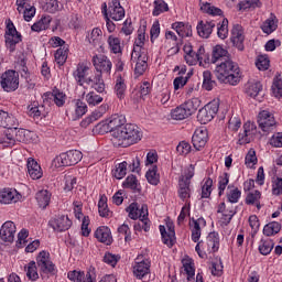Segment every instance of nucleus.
<instances>
[{
	"mask_svg": "<svg viewBox=\"0 0 282 282\" xmlns=\"http://www.w3.org/2000/svg\"><path fill=\"white\" fill-rule=\"evenodd\" d=\"M279 232H281V224L276 221L269 223L263 228V235H265L267 237L279 235Z\"/></svg>",
	"mask_w": 282,
	"mask_h": 282,
	"instance_id": "a18cd8bd",
	"label": "nucleus"
},
{
	"mask_svg": "<svg viewBox=\"0 0 282 282\" xmlns=\"http://www.w3.org/2000/svg\"><path fill=\"white\" fill-rule=\"evenodd\" d=\"M129 164L127 163V161H123L116 165V169L113 171V176L116 177V180H122V177H124V175H127V166Z\"/></svg>",
	"mask_w": 282,
	"mask_h": 282,
	"instance_id": "13d9d810",
	"label": "nucleus"
},
{
	"mask_svg": "<svg viewBox=\"0 0 282 282\" xmlns=\"http://www.w3.org/2000/svg\"><path fill=\"white\" fill-rule=\"evenodd\" d=\"M227 58H230L228 51L226 48H224L221 45H216L213 48V53H212V63L213 64L218 65L219 63H223Z\"/></svg>",
	"mask_w": 282,
	"mask_h": 282,
	"instance_id": "c85d7f7f",
	"label": "nucleus"
},
{
	"mask_svg": "<svg viewBox=\"0 0 282 282\" xmlns=\"http://www.w3.org/2000/svg\"><path fill=\"white\" fill-rule=\"evenodd\" d=\"M245 91L250 98H257V96L263 91V85H261V82L257 80L248 82L245 86Z\"/></svg>",
	"mask_w": 282,
	"mask_h": 282,
	"instance_id": "7c9ffc66",
	"label": "nucleus"
},
{
	"mask_svg": "<svg viewBox=\"0 0 282 282\" xmlns=\"http://www.w3.org/2000/svg\"><path fill=\"white\" fill-rule=\"evenodd\" d=\"M178 197L182 202H188L191 199V183L178 180Z\"/></svg>",
	"mask_w": 282,
	"mask_h": 282,
	"instance_id": "f704fd0d",
	"label": "nucleus"
},
{
	"mask_svg": "<svg viewBox=\"0 0 282 282\" xmlns=\"http://www.w3.org/2000/svg\"><path fill=\"white\" fill-rule=\"evenodd\" d=\"M184 272L187 274V281H191L195 276V263H193V259L185 258L182 260Z\"/></svg>",
	"mask_w": 282,
	"mask_h": 282,
	"instance_id": "c03bdc74",
	"label": "nucleus"
},
{
	"mask_svg": "<svg viewBox=\"0 0 282 282\" xmlns=\"http://www.w3.org/2000/svg\"><path fill=\"white\" fill-rule=\"evenodd\" d=\"M0 85L3 91H17L19 89V73L7 70L1 75Z\"/></svg>",
	"mask_w": 282,
	"mask_h": 282,
	"instance_id": "6e6552de",
	"label": "nucleus"
},
{
	"mask_svg": "<svg viewBox=\"0 0 282 282\" xmlns=\"http://www.w3.org/2000/svg\"><path fill=\"white\" fill-rule=\"evenodd\" d=\"M67 113H72L73 120L83 118L87 113V104L82 99H74L72 101V108L67 110Z\"/></svg>",
	"mask_w": 282,
	"mask_h": 282,
	"instance_id": "6ab92c4d",
	"label": "nucleus"
},
{
	"mask_svg": "<svg viewBox=\"0 0 282 282\" xmlns=\"http://www.w3.org/2000/svg\"><path fill=\"white\" fill-rule=\"evenodd\" d=\"M35 261H31L26 267V276L29 281H39V268Z\"/></svg>",
	"mask_w": 282,
	"mask_h": 282,
	"instance_id": "37998d69",
	"label": "nucleus"
},
{
	"mask_svg": "<svg viewBox=\"0 0 282 282\" xmlns=\"http://www.w3.org/2000/svg\"><path fill=\"white\" fill-rule=\"evenodd\" d=\"M108 45L112 54H122V46L120 44V40L113 35L108 37Z\"/></svg>",
	"mask_w": 282,
	"mask_h": 282,
	"instance_id": "de8ad7c7",
	"label": "nucleus"
},
{
	"mask_svg": "<svg viewBox=\"0 0 282 282\" xmlns=\"http://www.w3.org/2000/svg\"><path fill=\"white\" fill-rule=\"evenodd\" d=\"M192 147L191 143L186 142V141H181L178 143V145L176 147V151L177 153H180V155H188V153H191L192 151Z\"/></svg>",
	"mask_w": 282,
	"mask_h": 282,
	"instance_id": "774afa93",
	"label": "nucleus"
},
{
	"mask_svg": "<svg viewBox=\"0 0 282 282\" xmlns=\"http://www.w3.org/2000/svg\"><path fill=\"white\" fill-rule=\"evenodd\" d=\"M230 182V174L228 173H223L219 177H218V195L219 197H221V195H224V192L226 191V187L228 186Z\"/></svg>",
	"mask_w": 282,
	"mask_h": 282,
	"instance_id": "09e8293b",
	"label": "nucleus"
},
{
	"mask_svg": "<svg viewBox=\"0 0 282 282\" xmlns=\"http://www.w3.org/2000/svg\"><path fill=\"white\" fill-rule=\"evenodd\" d=\"M108 18L112 21H122L124 19V8L120 4V0H111L107 9Z\"/></svg>",
	"mask_w": 282,
	"mask_h": 282,
	"instance_id": "2eb2a0df",
	"label": "nucleus"
},
{
	"mask_svg": "<svg viewBox=\"0 0 282 282\" xmlns=\"http://www.w3.org/2000/svg\"><path fill=\"white\" fill-rule=\"evenodd\" d=\"M93 64L94 67L99 74H111V67H113V64H111V61L105 56V55H95L93 57Z\"/></svg>",
	"mask_w": 282,
	"mask_h": 282,
	"instance_id": "4468645a",
	"label": "nucleus"
},
{
	"mask_svg": "<svg viewBox=\"0 0 282 282\" xmlns=\"http://www.w3.org/2000/svg\"><path fill=\"white\" fill-rule=\"evenodd\" d=\"M28 173L32 180H41L43 177V170L36 160L30 158L28 159Z\"/></svg>",
	"mask_w": 282,
	"mask_h": 282,
	"instance_id": "bb28decb",
	"label": "nucleus"
},
{
	"mask_svg": "<svg viewBox=\"0 0 282 282\" xmlns=\"http://www.w3.org/2000/svg\"><path fill=\"white\" fill-rule=\"evenodd\" d=\"M258 124L264 132L272 131L276 127V119L268 110H262L258 116Z\"/></svg>",
	"mask_w": 282,
	"mask_h": 282,
	"instance_id": "1a4fd4ad",
	"label": "nucleus"
},
{
	"mask_svg": "<svg viewBox=\"0 0 282 282\" xmlns=\"http://www.w3.org/2000/svg\"><path fill=\"white\" fill-rule=\"evenodd\" d=\"M202 107L199 98H192L171 111L172 120H186Z\"/></svg>",
	"mask_w": 282,
	"mask_h": 282,
	"instance_id": "20e7f679",
	"label": "nucleus"
},
{
	"mask_svg": "<svg viewBox=\"0 0 282 282\" xmlns=\"http://www.w3.org/2000/svg\"><path fill=\"white\" fill-rule=\"evenodd\" d=\"M145 177L149 184H152V186H158V184H160V174H158V166H153L151 170H149L145 174Z\"/></svg>",
	"mask_w": 282,
	"mask_h": 282,
	"instance_id": "3c124183",
	"label": "nucleus"
},
{
	"mask_svg": "<svg viewBox=\"0 0 282 282\" xmlns=\"http://www.w3.org/2000/svg\"><path fill=\"white\" fill-rule=\"evenodd\" d=\"M145 36L144 33H139L138 39L134 41V46L131 53V61H133V58H138V55L140 54H147L144 52V41H145Z\"/></svg>",
	"mask_w": 282,
	"mask_h": 282,
	"instance_id": "473e14b6",
	"label": "nucleus"
},
{
	"mask_svg": "<svg viewBox=\"0 0 282 282\" xmlns=\"http://www.w3.org/2000/svg\"><path fill=\"white\" fill-rule=\"evenodd\" d=\"M159 229L161 232L163 243L167 246V248H173V246H175V239H176L175 225H173V223H167L166 228L163 225H161Z\"/></svg>",
	"mask_w": 282,
	"mask_h": 282,
	"instance_id": "f8f14e48",
	"label": "nucleus"
},
{
	"mask_svg": "<svg viewBox=\"0 0 282 282\" xmlns=\"http://www.w3.org/2000/svg\"><path fill=\"white\" fill-rule=\"evenodd\" d=\"M88 41L93 47H100L102 45V30L95 28L88 35Z\"/></svg>",
	"mask_w": 282,
	"mask_h": 282,
	"instance_id": "58836bf2",
	"label": "nucleus"
},
{
	"mask_svg": "<svg viewBox=\"0 0 282 282\" xmlns=\"http://www.w3.org/2000/svg\"><path fill=\"white\" fill-rule=\"evenodd\" d=\"M278 28L279 24L276 23V18L272 14L261 25V30L264 32V34H272V32H274Z\"/></svg>",
	"mask_w": 282,
	"mask_h": 282,
	"instance_id": "ea45409f",
	"label": "nucleus"
},
{
	"mask_svg": "<svg viewBox=\"0 0 282 282\" xmlns=\"http://www.w3.org/2000/svg\"><path fill=\"white\" fill-rule=\"evenodd\" d=\"M85 84L91 86V88L98 94H104L105 91V80L102 79V74L100 73L94 77H88Z\"/></svg>",
	"mask_w": 282,
	"mask_h": 282,
	"instance_id": "cd10ccee",
	"label": "nucleus"
},
{
	"mask_svg": "<svg viewBox=\"0 0 282 282\" xmlns=\"http://www.w3.org/2000/svg\"><path fill=\"white\" fill-rule=\"evenodd\" d=\"M162 12H169V4L164 0H155L154 10L152 11L153 17H160Z\"/></svg>",
	"mask_w": 282,
	"mask_h": 282,
	"instance_id": "864d4df0",
	"label": "nucleus"
},
{
	"mask_svg": "<svg viewBox=\"0 0 282 282\" xmlns=\"http://www.w3.org/2000/svg\"><path fill=\"white\" fill-rule=\"evenodd\" d=\"M21 195L17 189L3 188L0 191V204H17Z\"/></svg>",
	"mask_w": 282,
	"mask_h": 282,
	"instance_id": "b1692460",
	"label": "nucleus"
},
{
	"mask_svg": "<svg viewBox=\"0 0 282 282\" xmlns=\"http://www.w3.org/2000/svg\"><path fill=\"white\" fill-rule=\"evenodd\" d=\"M212 193H213V178L208 177L204 181V184L202 186V198L208 199Z\"/></svg>",
	"mask_w": 282,
	"mask_h": 282,
	"instance_id": "4d7b16f0",
	"label": "nucleus"
},
{
	"mask_svg": "<svg viewBox=\"0 0 282 282\" xmlns=\"http://www.w3.org/2000/svg\"><path fill=\"white\" fill-rule=\"evenodd\" d=\"M261 199V192L254 191L247 195L245 202L248 206H254L257 202Z\"/></svg>",
	"mask_w": 282,
	"mask_h": 282,
	"instance_id": "0e129e2a",
	"label": "nucleus"
},
{
	"mask_svg": "<svg viewBox=\"0 0 282 282\" xmlns=\"http://www.w3.org/2000/svg\"><path fill=\"white\" fill-rule=\"evenodd\" d=\"M101 14L105 17L106 21V28L109 33L116 32V24L111 21V18H109V14H107V2H104L101 4Z\"/></svg>",
	"mask_w": 282,
	"mask_h": 282,
	"instance_id": "5fc2aeb1",
	"label": "nucleus"
},
{
	"mask_svg": "<svg viewBox=\"0 0 282 282\" xmlns=\"http://www.w3.org/2000/svg\"><path fill=\"white\" fill-rule=\"evenodd\" d=\"M28 133H30L25 129H19L18 127L11 129V134L8 133L9 144H17V142H28Z\"/></svg>",
	"mask_w": 282,
	"mask_h": 282,
	"instance_id": "393cba45",
	"label": "nucleus"
},
{
	"mask_svg": "<svg viewBox=\"0 0 282 282\" xmlns=\"http://www.w3.org/2000/svg\"><path fill=\"white\" fill-rule=\"evenodd\" d=\"M132 61H137L135 67H134V74L135 76H142L147 72V67L149 65L147 64V61H149V57L147 54H140L137 55V58H133Z\"/></svg>",
	"mask_w": 282,
	"mask_h": 282,
	"instance_id": "2f4dec72",
	"label": "nucleus"
},
{
	"mask_svg": "<svg viewBox=\"0 0 282 282\" xmlns=\"http://www.w3.org/2000/svg\"><path fill=\"white\" fill-rule=\"evenodd\" d=\"M45 98H50L53 100L56 105V107H63L65 105V100H67V96L65 93L59 91V90H54L53 93H46Z\"/></svg>",
	"mask_w": 282,
	"mask_h": 282,
	"instance_id": "e433bc0d",
	"label": "nucleus"
},
{
	"mask_svg": "<svg viewBox=\"0 0 282 282\" xmlns=\"http://www.w3.org/2000/svg\"><path fill=\"white\" fill-rule=\"evenodd\" d=\"M85 100L89 107H96L102 102V97L94 91H90L86 95Z\"/></svg>",
	"mask_w": 282,
	"mask_h": 282,
	"instance_id": "6e6d98bb",
	"label": "nucleus"
},
{
	"mask_svg": "<svg viewBox=\"0 0 282 282\" xmlns=\"http://www.w3.org/2000/svg\"><path fill=\"white\" fill-rule=\"evenodd\" d=\"M219 111V100H213L198 110L197 120L200 124H208Z\"/></svg>",
	"mask_w": 282,
	"mask_h": 282,
	"instance_id": "423d86ee",
	"label": "nucleus"
},
{
	"mask_svg": "<svg viewBox=\"0 0 282 282\" xmlns=\"http://www.w3.org/2000/svg\"><path fill=\"white\" fill-rule=\"evenodd\" d=\"M230 41L234 47H237L240 52H243V41H246V35H243V26L239 24H235L231 30Z\"/></svg>",
	"mask_w": 282,
	"mask_h": 282,
	"instance_id": "f3484780",
	"label": "nucleus"
},
{
	"mask_svg": "<svg viewBox=\"0 0 282 282\" xmlns=\"http://www.w3.org/2000/svg\"><path fill=\"white\" fill-rule=\"evenodd\" d=\"M80 160H83V152L78 150H69L56 156L53 160V164L56 169H61V166H76Z\"/></svg>",
	"mask_w": 282,
	"mask_h": 282,
	"instance_id": "39448f33",
	"label": "nucleus"
},
{
	"mask_svg": "<svg viewBox=\"0 0 282 282\" xmlns=\"http://www.w3.org/2000/svg\"><path fill=\"white\" fill-rule=\"evenodd\" d=\"M7 33H6V45L9 52H14L17 50V44L21 43V35L14 28V24L7 25Z\"/></svg>",
	"mask_w": 282,
	"mask_h": 282,
	"instance_id": "ddd939ff",
	"label": "nucleus"
},
{
	"mask_svg": "<svg viewBox=\"0 0 282 282\" xmlns=\"http://www.w3.org/2000/svg\"><path fill=\"white\" fill-rule=\"evenodd\" d=\"M95 238L100 243H106V246H111L113 242V237L111 236V229L107 226H100L95 231Z\"/></svg>",
	"mask_w": 282,
	"mask_h": 282,
	"instance_id": "4be33fe9",
	"label": "nucleus"
},
{
	"mask_svg": "<svg viewBox=\"0 0 282 282\" xmlns=\"http://www.w3.org/2000/svg\"><path fill=\"white\" fill-rule=\"evenodd\" d=\"M257 133V126L250 121H247L242 126V132L238 134V144H250L251 140H254Z\"/></svg>",
	"mask_w": 282,
	"mask_h": 282,
	"instance_id": "9b49d317",
	"label": "nucleus"
},
{
	"mask_svg": "<svg viewBox=\"0 0 282 282\" xmlns=\"http://www.w3.org/2000/svg\"><path fill=\"white\" fill-rule=\"evenodd\" d=\"M37 270L43 279L44 274H54L56 265L52 263L50 259V252L41 251L36 257Z\"/></svg>",
	"mask_w": 282,
	"mask_h": 282,
	"instance_id": "0eeeda50",
	"label": "nucleus"
},
{
	"mask_svg": "<svg viewBox=\"0 0 282 282\" xmlns=\"http://www.w3.org/2000/svg\"><path fill=\"white\" fill-rule=\"evenodd\" d=\"M98 210H99L100 217L109 218L113 215L111 210H109V207L107 206V200L102 198L98 203Z\"/></svg>",
	"mask_w": 282,
	"mask_h": 282,
	"instance_id": "e2e57ef3",
	"label": "nucleus"
},
{
	"mask_svg": "<svg viewBox=\"0 0 282 282\" xmlns=\"http://www.w3.org/2000/svg\"><path fill=\"white\" fill-rule=\"evenodd\" d=\"M257 162H258L257 152L253 149L249 150V152L247 153L246 159H245V164L249 169H252V166H254L257 164Z\"/></svg>",
	"mask_w": 282,
	"mask_h": 282,
	"instance_id": "69168bd1",
	"label": "nucleus"
},
{
	"mask_svg": "<svg viewBox=\"0 0 282 282\" xmlns=\"http://www.w3.org/2000/svg\"><path fill=\"white\" fill-rule=\"evenodd\" d=\"M172 30L176 32L180 39H186L188 36H193V26L188 23L184 22H174L172 24Z\"/></svg>",
	"mask_w": 282,
	"mask_h": 282,
	"instance_id": "a878e982",
	"label": "nucleus"
},
{
	"mask_svg": "<svg viewBox=\"0 0 282 282\" xmlns=\"http://www.w3.org/2000/svg\"><path fill=\"white\" fill-rule=\"evenodd\" d=\"M133 228L137 231L144 230V232H149L151 230V220L149 218H139Z\"/></svg>",
	"mask_w": 282,
	"mask_h": 282,
	"instance_id": "bf43d9fd",
	"label": "nucleus"
},
{
	"mask_svg": "<svg viewBox=\"0 0 282 282\" xmlns=\"http://www.w3.org/2000/svg\"><path fill=\"white\" fill-rule=\"evenodd\" d=\"M215 28V22H204V21H200L198 24H197V33H198V36H200L202 39H209L210 37V34H213V29Z\"/></svg>",
	"mask_w": 282,
	"mask_h": 282,
	"instance_id": "c756f323",
	"label": "nucleus"
},
{
	"mask_svg": "<svg viewBox=\"0 0 282 282\" xmlns=\"http://www.w3.org/2000/svg\"><path fill=\"white\" fill-rule=\"evenodd\" d=\"M195 250L200 259H208V254L219 250V234L215 231L209 232L205 240H200L196 245Z\"/></svg>",
	"mask_w": 282,
	"mask_h": 282,
	"instance_id": "7ed1b4c3",
	"label": "nucleus"
},
{
	"mask_svg": "<svg viewBox=\"0 0 282 282\" xmlns=\"http://www.w3.org/2000/svg\"><path fill=\"white\" fill-rule=\"evenodd\" d=\"M73 76L77 83V85H79V87H83V85H85V83H87V79L89 77V66L85 63H79L77 65V68L73 72Z\"/></svg>",
	"mask_w": 282,
	"mask_h": 282,
	"instance_id": "aec40b11",
	"label": "nucleus"
},
{
	"mask_svg": "<svg viewBox=\"0 0 282 282\" xmlns=\"http://www.w3.org/2000/svg\"><path fill=\"white\" fill-rule=\"evenodd\" d=\"M14 235H17V226L10 220L6 221L0 229L1 240L6 243H12Z\"/></svg>",
	"mask_w": 282,
	"mask_h": 282,
	"instance_id": "a211bd4d",
	"label": "nucleus"
},
{
	"mask_svg": "<svg viewBox=\"0 0 282 282\" xmlns=\"http://www.w3.org/2000/svg\"><path fill=\"white\" fill-rule=\"evenodd\" d=\"M43 10L50 12V14H56V12L61 10V4L58 3V0H45Z\"/></svg>",
	"mask_w": 282,
	"mask_h": 282,
	"instance_id": "8fccbe9b",
	"label": "nucleus"
},
{
	"mask_svg": "<svg viewBox=\"0 0 282 282\" xmlns=\"http://www.w3.org/2000/svg\"><path fill=\"white\" fill-rule=\"evenodd\" d=\"M127 119L122 115H115L108 122L112 135V144L115 147H131V144H138L142 140V131L140 127L133 123H127Z\"/></svg>",
	"mask_w": 282,
	"mask_h": 282,
	"instance_id": "f257e3e1",
	"label": "nucleus"
},
{
	"mask_svg": "<svg viewBox=\"0 0 282 282\" xmlns=\"http://www.w3.org/2000/svg\"><path fill=\"white\" fill-rule=\"evenodd\" d=\"M239 199H241V191L239 187H235V185H228L227 187V200L229 204H238Z\"/></svg>",
	"mask_w": 282,
	"mask_h": 282,
	"instance_id": "4c0bfd02",
	"label": "nucleus"
},
{
	"mask_svg": "<svg viewBox=\"0 0 282 282\" xmlns=\"http://www.w3.org/2000/svg\"><path fill=\"white\" fill-rule=\"evenodd\" d=\"M151 272V261L148 259H142V256H139L135 259L134 265H133V274L137 279H144L148 274Z\"/></svg>",
	"mask_w": 282,
	"mask_h": 282,
	"instance_id": "9d476101",
	"label": "nucleus"
},
{
	"mask_svg": "<svg viewBox=\"0 0 282 282\" xmlns=\"http://www.w3.org/2000/svg\"><path fill=\"white\" fill-rule=\"evenodd\" d=\"M274 250V242L271 239L261 240L259 245V252L260 254H263L267 257V254H270Z\"/></svg>",
	"mask_w": 282,
	"mask_h": 282,
	"instance_id": "49530a36",
	"label": "nucleus"
},
{
	"mask_svg": "<svg viewBox=\"0 0 282 282\" xmlns=\"http://www.w3.org/2000/svg\"><path fill=\"white\" fill-rule=\"evenodd\" d=\"M67 52L68 50L65 46L59 47L55 52V62L57 63V65H65V62L67 61Z\"/></svg>",
	"mask_w": 282,
	"mask_h": 282,
	"instance_id": "680f3d73",
	"label": "nucleus"
},
{
	"mask_svg": "<svg viewBox=\"0 0 282 282\" xmlns=\"http://www.w3.org/2000/svg\"><path fill=\"white\" fill-rule=\"evenodd\" d=\"M205 226L206 219L202 217L198 219L193 218L189 223V228L192 230V241H194V243H197V241H199L202 237V228H205Z\"/></svg>",
	"mask_w": 282,
	"mask_h": 282,
	"instance_id": "412c9836",
	"label": "nucleus"
},
{
	"mask_svg": "<svg viewBox=\"0 0 282 282\" xmlns=\"http://www.w3.org/2000/svg\"><path fill=\"white\" fill-rule=\"evenodd\" d=\"M35 199L40 208H47L52 199V194L47 189H41L35 194Z\"/></svg>",
	"mask_w": 282,
	"mask_h": 282,
	"instance_id": "c9c22d12",
	"label": "nucleus"
},
{
	"mask_svg": "<svg viewBox=\"0 0 282 282\" xmlns=\"http://www.w3.org/2000/svg\"><path fill=\"white\" fill-rule=\"evenodd\" d=\"M217 85V82L213 79V73L205 70L203 73V89L206 91H213V88Z\"/></svg>",
	"mask_w": 282,
	"mask_h": 282,
	"instance_id": "79ce46f5",
	"label": "nucleus"
},
{
	"mask_svg": "<svg viewBox=\"0 0 282 282\" xmlns=\"http://www.w3.org/2000/svg\"><path fill=\"white\" fill-rule=\"evenodd\" d=\"M0 127L10 130L19 127V119L9 112L0 110Z\"/></svg>",
	"mask_w": 282,
	"mask_h": 282,
	"instance_id": "5701e85b",
	"label": "nucleus"
},
{
	"mask_svg": "<svg viewBox=\"0 0 282 282\" xmlns=\"http://www.w3.org/2000/svg\"><path fill=\"white\" fill-rule=\"evenodd\" d=\"M52 227L57 230V232H64L72 228V221L67 216H62L52 223Z\"/></svg>",
	"mask_w": 282,
	"mask_h": 282,
	"instance_id": "72a5a7b5",
	"label": "nucleus"
},
{
	"mask_svg": "<svg viewBox=\"0 0 282 282\" xmlns=\"http://www.w3.org/2000/svg\"><path fill=\"white\" fill-rule=\"evenodd\" d=\"M272 94L275 98H282V79L281 76H276L272 84Z\"/></svg>",
	"mask_w": 282,
	"mask_h": 282,
	"instance_id": "052dcab7",
	"label": "nucleus"
},
{
	"mask_svg": "<svg viewBox=\"0 0 282 282\" xmlns=\"http://www.w3.org/2000/svg\"><path fill=\"white\" fill-rule=\"evenodd\" d=\"M215 74L218 80L229 83V85H238L241 80L239 64L235 63L230 57L216 65Z\"/></svg>",
	"mask_w": 282,
	"mask_h": 282,
	"instance_id": "f03ea898",
	"label": "nucleus"
},
{
	"mask_svg": "<svg viewBox=\"0 0 282 282\" xmlns=\"http://www.w3.org/2000/svg\"><path fill=\"white\" fill-rule=\"evenodd\" d=\"M115 93L119 100H123L127 94V84L124 83V78H122V76L117 77Z\"/></svg>",
	"mask_w": 282,
	"mask_h": 282,
	"instance_id": "a19ab883",
	"label": "nucleus"
},
{
	"mask_svg": "<svg viewBox=\"0 0 282 282\" xmlns=\"http://www.w3.org/2000/svg\"><path fill=\"white\" fill-rule=\"evenodd\" d=\"M272 195H282V178L279 176L272 178Z\"/></svg>",
	"mask_w": 282,
	"mask_h": 282,
	"instance_id": "338daca9",
	"label": "nucleus"
},
{
	"mask_svg": "<svg viewBox=\"0 0 282 282\" xmlns=\"http://www.w3.org/2000/svg\"><path fill=\"white\" fill-rule=\"evenodd\" d=\"M200 10L206 14H212V17H221L224 11L221 9L210 6V3L206 2L200 6Z\"/></svg>",
	"mask_w": 282,
	"mask_h": 282,
	"instance_id": "603ef678",
	"label": "nucleus"
},
{
	"mask_svg": "<svg viewBox=\"0 0 282 282\" xmlns=\"http://www.w3.org/2000/svg\"><path fill=\"white\" fill-rule=\"evenodd\" d=\"M208 142V130L206 128L196 129L192 137V144L196 151H202Z\"/></svg>",
	"mask_w": 282,
	"mask_h": 282,
	"instance_id": "dca6fc26",
	"label": "nucleus"
}]
</instances>
